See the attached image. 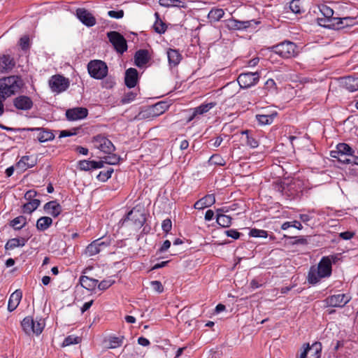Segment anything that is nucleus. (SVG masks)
Segmentation results:
<instances>
[{"instance_id": "nucleus-8", "label": "nucleus", "mask_w": 358, "mask_h": 358, "mask_svg": "<svg viewBox=\"0 0 358 358\" xmlns=\"http://www.w3.org/2000/svg\"><path fill=\"white\" fill-rule=\"evenodd\" d=\"M49 86L53 92L60 93L65 91L69 86V80L60 75L51 77Z\"/></svg>"}, {"instance_id": "nucleus-29", "label": "nucleus", "mask_w": 358, "mask_h": 358, "mask_svg": "<svg viewBox=\"0 0 358 358\" xmlns=\"http://www.w3.org/2000/svg\"><path fill=\"white\" fill-rule=\"evenodd\" d=\"M343 84L350 92L358 90V78L348 76L343 78Z\"/></svg>"}, {"instance_id": "nucleus-54", "label": "nucleus", "mask_w": 358, "mask_h": 358, "mask_svg": "<svg viewBox=\"0 0 358 358\" xmlns=\"http://www.w3.org/2000/svg\"><path fill=\"white\" fill-rule=\"evenodd\" d=\"M124 10H110L108 12V16H110L112 18L115 19H120L123 17L124 16Z\"/></svg>"}, {"instance_id": "nucleus-25", "label": "nucleus", "mask_w": 358, "mask_h": 358, "mask_svg": "<svg viewBox=\"0 0 358 358\" xmlns=\"http://www.w3.org/2000/svg\"><path fill=\"white\" fill-rule=\"evenodd\" d=\"M167 57L169 66H178L182 58L181 54L179 52L178 50L171 48H169L167 50Z\"/></svg>"}, {"instance_id": "nucleus-18", "label": "nucleus", "mask_w": 358, "mask_h": 358, "mask_svg": "<svg viewBox=\"0 0 358 358\" xmlns=\"http://www.w3.org/2000/svg\"><path fill=\"white\" fill-rule=\"evenodd\" d=\"M138 81V71L136 69L129 68L125 72L124 82L129 88L134 87Z\"/></svg>"}, {"instance_id": "nucleus-47", "label": "nucleus", "mask_w": 358, "mask_h": 358, "mask_svg": "<svg viewBox=\"0 0 358 358\" xmlns=\"http://www.w3.org/2000/svg\"><path fill=\"white\" fill-rule=\"evenodd\" d=\"M105 159V163L115 165L119 163L120 160V157L117 156V155L112 152V154L108 155L107 157H104Z\"/></svg>"}, {"instance_id": "nucleus-24", "label": "nucleus", "mask_w": 358, "mask_h": 358, "mask_svg": "<svg viewBox=\"0 0 358 358\" xmlns=\"http://www.w3.org/2000/svg\"><path fill=\"white\" fill-rule=\"evenodd\" d=\"M36 164V160L30 156H23L17 163L16 167L21 171H25L34 167Z\"/></svg>"}, {"instance_id": "nucleus-28", "label": "nucleus", "mask_w": 358, "mask_h": 358, "mask_svg": "<svg viewBox=\"0 0 358 358\" xmlns=\"http://www.w3.org/2000/svg\"><path fill=\"white\" fill-rule=\"evenodd\" d=\"M215 106V103L210 102L206 104H201L199 106L194 108V112L192 115L188 119V122L192 121L194 117L197 115H202L203 113H207L211 108H213Z\"/></svg>"}, {"instance_id": "nucleus-23", "label": "nucleus", "mask_w": 358, "mask_h": 358, "mask_svg": "<svg viewBox=\"0 0 358 358\" xmlns=\"http://www.w3.org/2000/svg\"><path fill=\"white\" fill-rule=\"evenodd\" d=\"M31 131H37V139L41 143H44L48 141H52L55 138V135L53 133L48 129H45L43 128H31L29 129Z\"/></svg>"}, {"instance_id": "nucleus-15", "label": "nucleus", "mask_w": 358, "mask_h": 358, "mask_svg": "<svg viewBox=\"0 0 358 358\" xmlns=\"http://www.w3.org/2000/svg\"><path fill=\"white\" fill-rule=\"evenodd\" d=\"M252 23L257 24L255 20L240 21L235 19H229L227 20L226 25L229 29L240 30L250 27Z\"/></svg>"}, {"instance_id": "nucleus-59", "label": "nucleus", "mask_w": 358, "mask_h": 358, "mask_svg": "<svg viewBox=\"0 0 358 358\" xmlns=\"http://www.w3.org/2000/svg\"><path fill=\"white\" fill-rule=\"evenodd\" d=\"M37 195L36 191L34 189L28 190L25 194H24V199L29 201L35 199L34 197H36Z\"/></svg>"}, {"instance_id": "nucleus-48", "label": "nucleus", "mask_w": 358, "mask_h": 358, "mask_svg": "<svg viewBox=\"0 0 358 358\" xmlns=\"http://www.w3.org/2000/svg\"><path fill=\"white\" fill-rule=\"evenodd\" d=\"M242 134H246V138H247L246 143L248 146H250V148H255L259 145L257 141L248 135V130L242 131Z\"/></svg>"}, {"instance_id": "nucleus-53", "label": "nucleus", "mask_w": 358, "mask_h": 358, "mask_svg": "<svg viewBox=\"0 0 358 358\" xmlns=\"http://www.w3.org/2000/svg\"><path fill=\"white\" fill-rule=\"evenodd\" d=\"M136 96V93L133 92H129L124 94V96L122 97L121 102L122 103H128L131 101H134Z\"/></svg>"}, {"instance_id": "nucleus-19", "label": "nucleus", "mask_w": 358, "mask_h": 358, "mask_svg": "<svg viewBox=\"0 0 358 358\" xmlns=\"http://www.w3.org/2000/svg\"><path fill=\"white\" fill-rule=\"evenodd\" d=\"M226 212H228V210H224V208H219L217 210V223L224 228L229 227L231 224V217L224 214V213Z\"/></svg>"}, {"instance_id": "nucleus-44", "label": "nucleus", "mask_w": 358, "mask_h": 358, "mask_svg": "<svg viewBox=\"0 0 358 358\" xmlns=\"http://www.w3.org/2000/svg\"><path fill=\"white\" fill-rule=\"evenodd\" d=\"M94 161L81 160L78 163V166L80 170L90 171L94 169Z\"/></svg>"}, {"instance_id": "nucleus-5", "label": "nucleus", "mask_w": 358, "mask_h": 358, "mask_svg": "<svg viewBox=\"0 0 358 358\" xmlns=\"http://www.w3.org/2000/svg\"><path fill=\"white\" fill-rule=\"evenodd\" d=\"M92 143L95 148L106 155L112 154L115 150L110 140L101 134L94 136Z\"/></svg>"}, {"instance_id": "nucleus-20", "label": "nucleus", "mask_w": 358, "mask_h": 358, "mask_svg": "<svg viewBox=\"0 0 358 358\" xmlns=\"http://www.w3.org/2000/svg\"><path fill=\"white\" fill-rule=\"evenodd\" d=\"M22 297V292L20 289H17L11 294L8 303V311L12 312L18 306Z\"/></svg>"}, {"instance_id": "nucleus-12", "label": "nucleus", "mask_w": 358, "mask_h": 358, "mask_svg": "<svg viewBox=\"0 0 358 358\" xmlns=\"http://www.w3.org/2000/svg\"><path fill=\"white\" fill-rule=\"evenodd\" d=\"M77 17L86 26L92 27L96 24V19L93 15L85 8L76 10Z\"/></svg>"}, {"instance_id": "nucleus-55", "label": "nucleus", "mask_w": 358, "mask_h": 358, "mask_svg": "<svg viewBox=\"0 0 358 358\" xmlns=\"http://www.w3.org/2000/svg\"><path fill=\"white\" fill-rule=\"evenodd\" d=\"M152 289L158 293H162L164 291V287L161 282L154 280L150 282Z\"/></svg>"}, {"instance_id": "nucleus-6", "label": "nucleus", "mask_w": 358, "mask_h": 358, "mask_svg": "<svg viewBox=\"0 0 358 358\" xmlns=\"http://www.w3.org/2000/svg\"><path fill=\"white\" fill-rule=\"evenodd\" d=\"M274 52L285 58L294 57L297 54V47L290 41L282 42L273 47Z\"/></svg>"}, {"instance_id": "nucleus-13", "label": "nucleus", "mask_w": 358, "mask_h": 358, "mask_svg": "<svg viewBox=\"0 0 358 358\" xmlns=\"http://www.w3.org/2000/svg\"><path fill=\"white\" fill-rule=\"evenodd\" d=\"M126 220H131L137 227H141L145 222L144 214L141 210L135 208L127 213Z\"/></svg>"}, {"instance_id": "nucleus-42", "label": "nucleus", "mask_w": 358, "mask_h": 358, "mask_svg": "<svg viewBox=\"0 0 358 358\" xmlns=\"http://www.w3.org/2000/svg\"><path fill=\"white\" fill-rule=\"evenodd\" d=\"M289 8L296 14L301 13L303 11L302 4L300 0H292L289 3Z\"/></svg>"}, {"instance_id": "nucleus-39", "label": "nucleus", "mask_w": 358, "mask_h": 358, "mask_svg": "<svg viewBox=\"0 0 358 358\" xmlns=\"http://www.w3.org/2000/svg\"><path fill=\"white\" fill-rule=\"evenodd\" d=\"M224 12L222 9L213 8L209 12L208 17L210 21L217 22L224 16Z\"/></svg>"}, {"instance_id": "nucleus-50", "label": "nucleus", "mask_w": 358, "mask_h": 358, "mask_svg": "<svg viewBox=\"0 0 358 358\" xmlns=\"http://www.w3.org/2000/svg\"><path fill=\"white\" fill-rule=\"evenodd\" d=\"M250 236L252 237L266 238L268 236L267 231L262 229H252L250 231Z\"/></svg>"}, {"instance_id": "nucleus-34", "label": "nucleus", "mask_w": 358, "mask_h": 358, "mask_svg": "<svg viewBox=\"0 0 358 358\" xmlns=\"http://www.w3.org/2000/svg\"><path fill=\"white\" fill-rule=\"evenodd\" d=\"M52 224V220L50 217L44 216L40 217L36 222V228L41 231H43L49 228Z\"/></svg>"}, {"instance_id": "nucleus-27", "label": "nucleus", "mask_w": 358, "mask_h": 358, "mask_svg": "<svg viewBox=\"0 0 358 358\" xmlns=\"http://www.w3.org/2000/svg\"><path fill=\"white\" fill-rule=\"evenodd\" d=\"M15 66V62L8 55H3L0 57V73H6L12 69Z\"/></svg>"}, {"instance_id": "nucleus-63", "label": "nucleus", "mask_w": 358, "mask_h": 358, "mask_svg": "<svg viewBox=\"0 0 358 358\" xmlns=\"http://www.w3.org/2000/svg\"><path fill=\"white\" fill-rule=\"evenodd\" d=\"M171 246V242L169 240H166L161 248H159V252H163L166 251Z\"/></svg>"}, {"instance_id": "nucleus-26", "label": "nucleus", "mask_w": 358, "mask_h": 358, "mask_svg": "<svg viewBox=\"0 0 358 358\" xmlns=\"http://www.w3.org/2000/svg\"><path fill=\"white\" fill-rule=\"evenodd\" d=\"M355 151L346 143H339L337 145L335 150L331 151V156H336L338 154L346 155L348 156H353Z\"/></svg>"}, {"instance_id": "nucleus-22", "label": "nucleus", "mask_w": 358, "mask_h": 358, "mask_svg": "<svg viewBox=\"0 0 358 358\" xmlns=\"http://www.w3.org/2000/svg\"><path fill=\"white\" fill-rule=\"evenodd\" d=\"M106 245L104 242L100 241L99 239H97L93 242H92L85 249L86 255L91 257L98 254L101 250V247H105Z\"/></svg>"}, {"instance_id": "nucleus-60", "label": "nucleus", "mask_w": 358, "mask_h": 358, "mask_svg": "<svg viewBox=\"0 0 358 358\" xmlns=\"http://www.w3.org/2000/svg\"><path fill=\"white\" fill-rule=\"evenodd\" d=\"M227 236L231 237L234 239H238L240 237L241 234L235 229H229L225 231Z\"/></svg>"}, {"instance_id": "nucleus-32", "label": "nucleus", "mask_w": 358, "mask_h": 358, "mask_svg": "<svg viewBox=\"0 0 358 358\" xmlns=\"http://www.w3.org/2000/svg\"><path fill=\"white\" fill-rule=\"evenodd\" d=\"M159 3L160 6L166 8L169 7H178V8H187L183 0H159Z\"/></svg>"}, {"instance_id": "nucleus-1", "label": "nucleus", "mask_w": 358, "mask_h": 358, "mask_svg": "<svg viewBox=\"0 0 358 358\" xmlns=\"http://www.w3.org/2000/svg\"><path fill=\"white\" fill-rule=\"evenodd\" d=\"M319 10L323 15L322 17H317V23L320 26L329 29H341L343 27L344 21H352L351 17L340 18L334 17L333 9L327 5L319 6Z\"/></svg>"}, {"instance_id": "nucleus-30", "label": "nucleus", "mask_w": 358, "mask_h": 358, "mask_svg": "<svg viewBox=\"0 0 358 358\" xmlns=\"http://www.w3.org/2000/svg\"><path fill=\"white\" fill-rule=\"evenodd\" d=\"M27 242L24 238H14L8 240L5 245L6 250H13L15 248L23 247Z\"/></svg>"}, {"instance_id": "nucleus-14", "label": "nucleus", "mask_w": 358, "mask_h": 358, "mask_svg": "<svg viewBox=\"0 0 358 358\" xmlns=\"http://www.w3.org/2000/svg\"><path fill=\"white\" fill-rule=\"evenodd\" d=\"M87 109L82 107L68 109L66 112L67 119L72 121L83 119L87 117Z\"/></svg>"}, {"instance_id": "nucleus-9", "label": "nucleus", "mask_w": 358, "mask_h": 358, "mask_svg": "<svg viewBox=\"0 0 358 358\" xmlns=\"http://www.w3.org/2000/svg\"><path fill=\"white\" fill-rule=\"evenodd\" d=\"M259 79L258 72H246L242 73L238 77V82L241 87L248 88L255 85Z\"/></svg>"}, {"instance_id": "nucleus-37", "label": "nucleus", "mask_w": 358, "mask_h": 358, "mask_svg": "<svg viewBox=\"0 0 358 358\" xmlns=\"http://www.w3.org/2000/svg\"><path fill=\"white\" fill-rule=\"evenodd\" d=\"M155 15L156 17L155 22L153 25L155 31L158 34L164 33L167 29L166 24L159 18L158 13H155Z\"/></svg>"}, {"instance_id": "nucleus-58", "label": "nucleus", "mask_w": 358, "mask_h": 358, "mask_svg": "<svg viewBox=\"0 0 358 358\" xmlns=\"http://www.w3.org/2000/svg\"><path fill=\"white\" fill-rule=\"evenodd\" d=\"M29 38L27 36H24L20 39V45L22 49L25 50L29 48Z\"/></svg>"}, {"instance_id": "nucleus-51", "label": "nucleus", "mask_w": 358, "mask_h": 358, "mask_svg": "<svg viewBox=\"0 0 358 358\" xmlns=\"http://www.w3.org/2000/svg\"><path fill=\"white\" fill-rule=\"evenodd\" d=\"M113 172V169H109L107 171H101L97 176V178L101 181H106L111 177V174Z\"/></svg>"}, {"instance_id": "nucleus-40", "label": "nucleus", "mask_w": 358, "mask_h": 358, "mask_svg": "<svg viewBox=\"0 0 358 358\" xmlns=\"http://www.w3.org/2000/svg\"><path fill=\"white\" fill-rule=\"evenodd\" d=\"M22 327L27 334L33 333L34 319L31 317H27L22 321Z\"/></svg>"}, {"instance_id": "nucleus-33", "label": "nucleus", "mask_w": 358, "mask_h": 358, "mask_svg": "<svg viewBox=\"0 0 358 358\" xmlns=\"http://www.w3.org/2000/svg\"><path fill=\"white\" fill-rule=\"evenodd\" d=\"M148 52L145 50H140L136 52L135 63L138 66H142L148 62Z\"/></svg>"}, {"instance_id": "nucleus-64", "label": "nucleus", "mask_w": 358, "mask_h": 358, "mask_svg": "<svg viewBox=\"0 0 358 358\" xmlns=\"http://www.w3.org/2000/svg\"><path fill=\"white\" fill-rule=\"evenodd\" d=\"M138 343L139 345L143 346H148L150 344V341L144 337L138 338Z\"/></svg>"}, {"instance_id": "nucleus-56", "label": "nucleus", "mask_w": 358, "mask_h": 358, "mask_svg": "<svg viewBox=\"0 0 358 358\" xmlns=\"http://www.w3.org/2000/svg\"><path fill=\"white\" fill-rule=\"evenodd\" d=\"M336 156H331L333 158H336L339 162L343 163V164H351L352 161L348 158L349 157L346 155L343 154H338V155H336Z\"/></svg>"}, {"instance_id": "nucleus-52", "label": "nucleus", "mask_w": 358, "mask_h": 358, "mask_svg": "<svg viewBox=\"0 0 358 358\" xmlns=\"http://www.w3.org/2000/svg\"><path fill=\"white\" fill-rule=\"evenodd\" d=\"M209 162L211 164H217L220 166H224L225 164L224 160L218 155H213L210 158Z\"/></svg>"}, {"instance_id": "nucleus-16", "label": "nucleus", "mask_w": 358, "mask_h": 358, "mask_svg": "<svg viewBox=\"0 0 358 358\" xmlns=\"http://www.w3.org/2000/svg\"><path fill=\"white\" fill-rule=\"evenodd\" d=\"M43 209L46 213L54 217L59 215L62 210V206L57 201H51L46 203L43 206Z\"/></svg>"}, {"instance_id": "nucleus-4", "label": "nucleus", "mask_w": 358, "mask_h": 358, "mask_svg": "<svg viewBox=\"0 0 358 358\" xmlns=\"http://www.w3.org/2000/svg\"><path fill=\"white\" fill-rule=\"evenodd\" d=\"M87 70L91 77L95 79H103L107 76L108 66L101 60H93L88 63Z\"/></svg>"}, {"instance_id": "nucleus-31", "label": "nucleus", "mask_w": 358, "mask_h": 358, "mask_svg": "<svg viewBox=\"0 0 358 358\" xmlns=\"http://www.w3.org/2000/svg\"><path fill=\"white\" fill-rule=\"evenodd\" d=\"M80 283L83 287L86 289L91 290L93 289L97 285L98 280L90 278L86 275H82L80 278Z\"/></svg>"}, {"instance_id": "nucleus-3", "label": "nucleus", "mask_w": 358, "mask_h": 358, "mask_svg": "<svg viewBox=\"0 0 358 358\" xmlns=\"http://www.w3.org/2000/svg\"><path fill=\"white\" fill-rule=\"evenodd\" d=\"M20 79L17 76H9L0 79V96L7 98L13 94L20 87Z\"/></svg>"}, {"instance_id": "nucleus-21", "label": "nucleus", "mask_w": 358, "mask_h": 358, "mask_svg": "<svg viewBox=\"0 0 358 358\" xmlns=\"http://www.w3.org/2000/svg\"><path fill=\"white\" fill-rule=\"evenodd\" d=\"M215 202V197L213 194H208L194 203L196 209L201 210L205 208L209 207L214 204Z\"/></svg>"}, {"instance_id": "nucleus-11", "label": "nucleus", "mask_w": 358, "mask_h": 358, "mask_svg": "<svg viewBox=\"0 0 358 358\" xmlns=\"http://www.w3.org/2000/svg\"><path fill=\"white\" fill-rule=\"evenodd\" d=\"M321 344L315 343L311 346L308 343L303 345V350L297 358H320Z\"/></svg>"}, {"instance_id": "nucleus-7", "label": "nucleus", "mask_w": 358, "mask_h": 358, "mask_svg": "<svg viewBox=\"0 0 358 358\" xmlns=\"http://www.w3.org/2000/svg\"><path fill=\"white\" fill-rule=\"evenodd\" d=\"M107 36L117 52L122 54L127 50V41L119 32L109 31L107 33Z\"/></svg>"}, {"instance_id": "nucleus-36", "label": "nucleus", "mask_w": 358, "mask_h": 358, "mask_svg": "<svg viewBox=\"0 0 358 358\" xmlns=\"http://www.w3.org/2000/svg\"><path fill=\"white\" fill-rule=\"evenodd\" d=\"M168 108L169 105L166 102H158L152 106V113L155 116H158L163 114Z\"/></svg>"}, {"instance_id": "nucleus-2", "label": "nucleus", "mask_w": 358, "mask_h": 358, "mask_svg": "<svg viewBox=\"0 0 358 358\" xmlns=\"http://www.w3.org/2000/svg\"><path fill=\"white\" fill-rule=\"evenodd\" d=\"M331 274V260L329 257H324L317 266L310 267L308 274V281L309 283L314 285L322 278L330 276Z\"/></svg>"}, {"instance_id": "nucleus-61", "label": "nucleus", "mask_w": 358, "mask_h": 358, "mask_svg": "<svg viewBox=\"0 0 358 358\" xmlns=\"http://www.w3.org/2000/svg\"><path fill=\"white\" fill-rule=\"evenodd\" d=\"M355 234L351 231H345L340 233L339 236L344 240H350L354 236Z\"/></svg>"}, {"instance_id": "nucleus-45", "label": "nucleus", "mask_w": 358, "mask_h": 358, "mask_svg": "<svg viewBox=\"0 0 358 358\" xmlns=\"http://www.w3.org/2000/svg\"><path fill=\"white\" fill-rule=\"evenodd\" d=\"M44 327L45 322L43 320H34L33 333L36 335L40 334L43 331Z\"/></svg>"}, {"instance_id": "nucleus-38", "label": "nucleus", "mask_w": 358, "mask_h": 358, "mask_svg": "<svg viewBox=\"0 0 358 358\" xmlns=\"http://www.w3.org/2000/svg\"><path fill=\"white\" fill-rule=\"evenodd\" d=\"M41 201L38 199H34L27 203H24L22 206L24 213H31L34 211L39 206Z\"/></svg>"}, {"instance_id": "nucleus-41", "label": "nucleus", "mask_w": 358, "mask_h": 358, "mask_svg": "<svg viewBox=\"0 0 358 358\" xmlns=\"http://www.w3.org/2000/svg\"><path fill=\"white\" fill-rule=\"evenodd\" d=\"M275 115L276 113H273L271 115H257L256 117L259 124L266 125L271 124Z\"/></svg>"}, {"instance_id": "nucleus-10", "label": "nucleus", "mask_w": 358, "mask_h": 358, "mask_svg": "<svg viewBox=\"0 0 358 358\" xmlns=\"http://www.w3.org/2000/svg\"><path fill=\"white\" fill-rule=\"evenodd\" d=\"M351 299V297L345 294H338L328 296L324 302L327 306L342 308Z\"/></svg>"}, {"instance_id": "nucleus-57", "label": "nucleus", "mask_w": 358, "mask_h": 358, "mask_svg": "<svg viewBox=\"0 0 358 358\" xmlns=\"http://www.w3.org/2000/svg\"><path fill=\"white\" fill-rule=\"evenodd\" d=\"M162 229L164 232L168 233L172 228V224L170 219H166L162 224Z\"/></svg>"}, {"instance_id": "nucleus-35", "label": "nucleus", "mask_w": 358, "mask_h": 358, "mask_svg": "<svg viewBox=\"0 0 358 358\" xmlns=\"http://www.w3.org/2000/svg\"><path fill=\"white\" fill-rule=\"evenodd\" d=\"M27 224V218L24 216L20 215L10 222V226L15 230L22 229Z\"/></svg>"}, {"instance_id": "nucleus-62", "label": "nucleus", "mask_w": 358, "mask_h": 358, "mask_svg": "<svg viewBox=\"0 0 358 358\" xmlns=\"http://www.w3.org/2000/svg\"><path fill=\"white\" fill-rule=\"evenodd\" d=\"M222 142V138H221L220 136H218L215 139L210 140L209 141L210 145H212L215 148H217L218 146H220L221 145Z\"/></svg>"}, {"instance_id": "nucleus-43", "label": "nucleus", "mask_w": 358, "mask_h": 358, "mask_svg": "<svg viewBox=\"0 0 358 358\" xmlns=\"http://www.w3.org/2000/svg\"><path fill=\"white\" fill-rule=\"evenodd\" d=\"M123 336L121 337H110L108 341V348L114 349L120 347L122 344Z\"/></svg>"}, {"instance_id": "nucleus-46", "label": "nucleus", "mask_w": 358, "mask_h": 358, "mask_svg": "<svg viewBox=\"0 0 358 358\" xmlns=\"http://www.w3.org/2000/svg\"><path fill=\"white\" fill-rule=\"evenodd\" d=\"M81 341L80 337L69 336L63 341L62 346H69L73 344H78Z\"/></svg>"}, {"instance_id": "nucleus-17", "label": "nucleus", "mask_w": 358, "mask_h": 358, "mask_svg": "<svg viewBox=\"0 0 358 358\" xmlns=\"http://www.w3.org/2000/svg\"><path fill=\"white\" fill-rule=\"evenodd\" d=\"M14 106L20 110H29L33 106L31 99L27 96H20L13 101Z\"/></svg>"}, {"instance_id": "nucleus-49", "label": "nucleus", "mask_w": 358, "mask_h": 358, "mask_svg": "<svg viewBox=\"0 0 358 358\" xmlns=\"http://www.w3.org/2000/svg\"><path fill=\"white\" fill-rule=\"evenodd\" d=\"M115 283V280L112 278H108L106 280H102L101 282L98 285V288L100 290H105L110 287L112 285Z\"/></svg>"}]
</instances>
